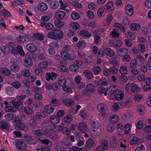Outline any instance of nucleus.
<instances>
[{"mask_svg": "<svg viewBox=\"0 0 151 151\" xmlns=\"http://www.w3.org/2000/svg\"><path fill=\"white\" fill-rule=\"evenodd\" d=\"M115 85L113 86L109 91V98L114 100H120L124 97V92L121 90L116 88Z\"/></svg>", "mask_w": 151, "mask_h": 151, "instance_id": "f257e3e1", "label": "nucleus"}, {"mask_svg": "<svg viewBox=\"0 0 151 151\" xmlns=\"http://www.w3.org/2000/svg\"><path fill=\"white\" fill-rule=\"evenodd\" d=\"M63 32L60 29H55L48 33V37L55 40H60L63 36Z\"/></svg>", "mask_w": 151, "mask_h": 151, "instance_id": "f03ea898", "label": "nucleus"}, {"mask_svg": "<svg viewBox=\"0 0 151 151\" xmlns=\"http://www.w3.org/2000/svg\"><path fill=\"white\" fill-rule=\"evenodd\" d=\"M61 57L65 60H73L76 58L75 55L72 53H69L65 51H63L60 53Z\"/></svg>", "mask_w": 151, "mask_h": 151, "instance_id": "7ed1b4c3", "label": "nucleus"}, {"mask_svg": "<svg viewBox=\"0 0 151 151\" xmlns=\"http://www.w3.org/2000/svg\"><path fill=\"white\" fill-rule=\"evenodd\" d=\"M108 144L107 141L104 140L101 143V146H97L94 151H105L108 148Z\"/></svg>", "mask_w": 151, "mask_h": 151, "instance_id": "20e7f679", "label": "nucleus"}, {"mask_svg": "<svg viewBox=\"0 0 151 151\" xmlns=\"http://www.w3.org/2000/svg\"><path fill=\"white\" fill-rule=\"evenodd\" d=\"M98 111L101 113H106L108 110V106L104 103H100L97 106Z\"/></svg>", "mask_w": 151, "mask_h": 151, "instance_id": "39448f33", "label": "nucleus"}, {"mask_svg": "<svg viewBox=\"0 0 151 151\" xmlns=\"http://www.w3.org/2000/svg\"><path fill=\"white\" fill-rule=\"evenodd\" d=\"M65 114H57L56 115L51 116L50 118V122L54 124H56L59 122L62 116H64Z\"/></svg>", "mask_w": 151, "mask_h": 151, "instance_id": "423d86ee", "label": "nucleus"}, {"mask_svg": "<svg viewBox=\"0 0 151 151\" xmlns=\"http://www.w3.org/2000/svg\"><path fill=\"white\" fill-rule=\"evenodd\" d=\"M58 76V75L57 74L53 72L51 73L48 72V82L50 81L52 82ZM51 87V85L48 84V89H50Z\"/></svg>", "mask_w": 151, "mask_h": 151, "instance_id": "0eeeda50", "label": "nucleus"}, {"mask_svg": "<svg viewBox=\"0 0 151 151\" xmlns=\"http://www.w3.org/2000/svg\"><path fill=\"white\" fill-rule=\"evenodd\" d=\"M79 35L83 38L86 39H89L91 36V33L85 29H82L80 31Z\"/></svg>", "mask_w": 151, "mask_h": 151, "instance_id": "6e6552de", "label": "nucleus"}, {"mask_svg": "<svg viewBox=\"0 0 151 151\" xmlns=\"http://www.w3.org/2000/svg\"><path fill=\"white\" fill-rule=\"evenodd\" d=\"M13 124L15 125L18 127L22 130H24L25 128L24 124L22 123L20 119L19 118H15Z\"/></svg>", "mask_w": 151, "mask_h": 151, "instance_id": "1a4fd4ad", "label": "nucleus"}, {"mask_svg": "<svg viewBox=\"0 0 151 151\" xmlns=\"http://www.w3.org/2000/svg\"><path fill=\"white\" fill-rule=\"evenodd\" d=\"M128 52V49L127 48H122L117 50V54L119 56H123L127 55Z\"/></svg>", "mask_w": 151, "mask_h": 151, "instance_id": "9d476101", "label": "nucleus"}, {"mask_svg": "<svg viewBox=\"0 0 151 151\" xmlns=\"http://www.w3.org/2000/svg\"><path fill=\"white\" fill-rule=\"evenodd\" d=\"M141 140L140 139L138 138L136 136L133 137L130 142V144L131 145H138L141 143Z\"/></svg>", "mask_w": 151, "mask_h": 151, "instance_id": "9b49d317", "label": "nucleus"}, {"mask_svg": "<svg viewBox=\"0 0 151 151\" xmlns=\"http://www.w3.org/2000/svg\"><path fill=\"white\" fill-rule=\"evenodd\" d=\"M120 58L117 55L114 56L110 61V63L114 66H116L118 65V62Z\"/></svg>", "mask_w": 151, "mask_h": 151, "instance_id": "f8f14e48", "label": "nucleus"}, {"mask_svg": "<svg viewBox=\"0 0 151 151\" xmlns=\"http://www.w3.org/2000/svg\"><path fill=\"white\" fill-rule=\"evenodd\" d=\"M10 103L12 104L13 106L17 109H19L22 104V102L21 101H17L16 99L11 100Z\"/></svg>", "mask_w": 151, "mask_h": 151, "instance_id": "ddd939ff", "label": "nucleus"}, {"mask_svg": "<svg viewBox=\"0 0 151 151\" xmlns=\"http://www.w3.org/2000/svg\"><path fill=\"white\" fill-rule=\"evenodd\" d=\"M100 35L101 34L98 33V31L95 32L94 33L93 37L94 43L96 45H98L100 42Z\"/></svg>", "mask_w": 151, "mask_h": 151, "instance_id": "4468645a", "label": "nucleus"}, {"mask_svg": "<svg viewBox=\"0 0 151 151\" xmlns=\"http://www.w3.org/2000/svg\"><path fill=\"white\" fill-rule=\"evenodd\" d=\"M119 120L118 116L115 115L110 116L109 118V121L111 123L115 124L118 122Z\"/></svg>", "mask_w": 151, "mask_h": 151, "instance_id": "2eb2a0df", "label": "nucleus"}, {"mask_svg": "<svg viewBox=\"0 0 151 151\" xmlns=\"http://www.w3.org/2000/svg\"><path fill=\"white\" fill-rule=\"evenodd\" d=\"M26 49L32 52H35L37 50V47L33 43L28 44L26 46Z\"/></svg>", "mask_w": 151, "mask_h": 151, "instance_id": "dca6fc26", "label": "nucleus"}, {"mask_svg": "<svg viewBox=\"0 0 151 151\" xmlns=\"http://www.w3.org/2000/svg\"><path fill=\"white\" fill-rule=\"evenodd\" d=\"M15 146L16 148L19 149H21L22 148L25 149L27 147L25 143L20 140H17L16 142Z\"/></svg>", "mask_w": 151, "mask_h": 151, "instance_id": "f3484780", "label": "nucleus"}, {"mask_svg": "<svg viewBox=\"0 0 151 151\" xmlns=\"http://www.w3.org/2000/svg\"><path fill=\"white\" fill-rule=\"evenodd\" d=\"M37 8L39 10L42 12L46 11L47 9V4L44 2H41L38 4Z\"/></svg>", "mask_w": 151, "mask_h": 151, "instance_id": "a211bd4d", "label": "nucleus"}, {"mask_svg": "<svg viewBox=\"0 0 151 151\" xmlns=\"http://www.w3.org/2000/svg\"><path fill=\"white\" fill-rule=\"evenodd\" d=\"M126 11L127 14L129 16L132 15L134 13L133 7L130 5H127L126 7Z\"/></svg>", "mask_w": 151, "mask_h": 151, "instance_id": "6ab92c4d", "label": "nucleus"}, {"mask_svg": "<svg viewBox=\"0 0 151 151\" xmlns=\"http://www.w3.org/2000/svg\"><path fill=\"white\" fill-rule=\"evenodd\" d=\"M25 65L27 67H30L33 65L32 61L30 58H27L24 60Z\"/></svg>", "mask_w": 151, "mask_h": 151, "instance_id": "aec40b11", "label": "nucleus"}, {"mask_svg": "<svg viewBox=\"0 0 151 151\" xmlns=\"http://www.w3.org/2000/svg\"><path fill=\"white\" fill-rule=\"evenodd\" d=\"M130 87L131 88V91L132 93L138 92L140 90V89L137 85L135 83L131 84L130 85Z\"/></svg>", "mask_w": 151, "mask_h": 151, "instance_id": "412c9836", "label": "nucleus"}, {"mask_svg": "<svg viewBox=\"0 0 151 151\" xmlns=\"http://www.w3.org/2000/svg\"><path fill=\"white\" fill-rule=\"evenodd\" d=\"M140 25L139 24L137 23H132L130 24V28L132 31H137L138 30L140 27Z\"/></svg>", "mask_w": 151, "mask_h": 151, "instance_id": "4be33fe9", "label": "nucleus"}, {"mask_svg": "<svg viewBox=\"0 0 151 151\" xmlns=\"http://www.w3.org/2000/svg\"><path fill=\"white\" fill-rule=\"evenodd\" d=\"M113 2L111 1H109L104 6V9L108 11H112L113 9Z\"/></svg>", "mask_w": 151, "mask_h": 151, "instance_id": "5701e85b", "label": "nucleus"}, {"mask_svg": "<svg viewBox=\"0 0 151 151\" xmlns=\"http://www.w3.org/2000/svg\"><path fill=\"white\" fill-rule=\"evenodd\" d=\"M63 104L65 105L70 106H73L74 104V101L73 100L67 99L63 100Z\"/></svg>", "mask_w": 151, "mask_h": 151, "instance_id": "b1692460", "label": "nucleus"}, {"mask_svg": "<svg viewBox=\"0 0 151 151\" xmlns=\"http://www.w3.org/2000/svg\"><path fill=\"white\" fill-rule=\"evenodd\" d=\"M114 25L115 27L119 28L123 32V34L126 33L125 27L121 24L119 23L118 22H115L114 24Z\"/></svg>", "mask_w": 151, "mask_h": 151, "instance_id": "393cba45", "label": "nucleus"}, {"mask_svg": "<svg viewBox=\"0 0 151 151\" xmlns=\"http://www.w3.org/2000/svg\"><path fill=\"white\" fill-rule=\"evenodd\" d=\"M94 144V142L93 140L90 139L87 140L85 146L86 148L90 149L93 146Z\"/></svg>", "mask_w": 151, "mask_h": 151, "instance_id": "a878e982", "label": "nucleus"}, {"mask_svg": "<svg viewBox=\"0 0 151 151\" xmlns=\"http://www.w3.org/2000/svg\"><path fill=\"white\" fill-rule=\"evenodd\" d=\"M66 15L65 12L63 11H60L57 12L55 15L56 17L58 18L59 19H63Z\"/></svg>", "mask_w": 151, "mask_h": 151, "instance_id": "bb28decb", "label": "nucleus"}, {"mask_svg": "<svg viewBox=\"0 0 151 151\" xmlns=\"http://www.w3.org/2000/svg\"><path fill=\"white\" fill-rule=\"evenodd\" d=\"M73 116L70 115H67L64 117L63 120L66 122L67 124H69L72 121Z\"/></svg>", "mask_w": 151, "mask_h": 151, "instance_id": "cd10ccee", "label": "nucleus"}, {"mask_svg": "<svg viewBox=\"0 0 151 151\" xmlns=\"http://www.w3.org/2000/svg\"><path fill=\"white\" fill-rule=\"evenodd\" d=\"M17 41L20 44H23L26 41V37L22 35L19 36L17 37Z\"/></svg>", "mask_w": 151, "mask_h": 151, "instance_id": "c85d7f7f", "label": "nucleus"}, {"mask_svg": "<svg viewBox=\"0 0 151 151\" xmlns=\"http://www.w3.org/2000/svg\"><path fill=\"white\" fill-rule=\"evenodd\" d=\"M0 72L6 76H9L11 75L10 71L6 68H1L0 69Z\"/></svg>", "mask_w": 151, "mask_h": 151, "instance_id": "c756f323", "label": "nucleus"}, {"mask_svg": "<svg viewBox=\"0 0 151 151\" xmlns=\"http://www.w3.org/2000/svg\"><path fill=\"white\" fill-rule=\"evenodd\" d=\"M79 129L81 132H85L87 129V126L85 123L82 122L79 124Z\"/></svg>", "mask_w": 151, "mask_h": 151, "instance_id": "7c9ffc66", "label": "nucleus"}, {"mask_svg": "<svg viewBox=\"0 0 151 151\" xmlns=\"http://www.w3.org/2000/svg\"><path fill=\"white\" fill-rule=\"evenodd\" d=\"M98 85L99 86H107V83L106 80L104 78H102L99 80L97 83Z\"/></svg>", "mask_w": 151, "mask_h": 151, "instance_id": "2f4dec72", "label": "nucleus"}, {"mask_svg": "<svg viewBox=\"0 0 151 151\" xmlns=\"http://www.w3.org/2000/svg\"><path fill=\"white\" fill-rule=\"evenodd\" d=\"M122 45V42L121 40H118L115 42L113 43L112 46L110 45L111 47H112L114 48L117 49L119 48Z\"/></svg>", "mask_w": 151, "mask_h": 151, "instance_id": "473e14b6", "label": "nucleus"}, {"mask_svg": "<svg viewBox=\"0 0 151 151\" xmlns=\"http://www.w3.org/2000/svg\"><path fill=\"white\" fill-rule=\"evenodd\" d=\"M58 83L60 86L62 88L67 85L66 79L63 78H60L58 81Z\"/></svg>", "mask_w": 151, "mask_h": 151, "instance_id": "72a5a7b5", "label": "nucleus"}, {"mask_svg": "<svg viewBox=\"0 0 151 151\" xmlns=\"http://www.w3.org/2000/svg\"><path fill=\"white\" fill-rule=\"evenodd\" d=\"M119 72L121 74L123 75H126L127 73V67L126 66H121L120 67L119 69Z\"/></svg>", "mask_w": 151, "mask_h": 151, "instance_id": "f704fd0d", "label": "nucleus"}, {"mask_svg": "<svg viewBox=\"0 0 151 151\" xmlns=\"http://www.w3.org/2000/svg\"><path fill=\"white\" fill-rule=\"evenodd\" d=\"M9 124L6 121H2L0 122V128L2 129H4L8 128Z\"/></svg>", "mask_w": 151, "mask_h": 151, "instance_id": "c9c22d12", "label": "nucleus"}, {"mask_svg": "<svg viewBox=\"0 0 151 151\" xmlns=\"http://www.w3.org/2000/svg\"><path fill=\"white\" fill-rule=\"evenodd\" d=\"M105 52L106 55L110 57L113 56L114 55V52L113 50L109 47L106 48Z\"/></svg>", "mask_w": 151, "mask_h": 151, "instance_id": "e433bc0d", "label": "nucleus"}, {"mask_svg": "<svg viewBox=\"0 0 151 151\" xmlns=\"http://www.w3.org/2000/svg\"><path fill=\"white\" fill-rule=\"evenodd\" d=\"M85 76L88 79H91L93 77V74L91 72L88 70H85L83 72Z\"/></svg>", "mask_w": 151, "mask_h": 151, "instance_id": "4c0bfd02", "label": "nucleus"}, {"mask_svg": "<svg viewBox=\"0 0 151 151\" xmlns=\"http://www.w3.org/2000/svg\"><path fill=\"white\" fill-rule=\"evenodd\" d=\"M94 86L92 84H89L86 86L85 90L86 91H90L93 92L94 91Z\"/></svg>", "mask_w": 151, "mask_h": 151, "instance_id": "58836bf2", "label": "nucleus"}, {"mask_svg": "<svg viewBox=\"0 0 151 151\" xmlns=\"http://www.w3.org/2000/svg\"><path fill=\"white\" fill-rule=\"evenodd\" d=\"M50 7L53 9H56L59 6V4L58 2L55 1H52L50 4Z\"/></svg>", "mask_w": 151, "mask_h": 151, "instance_id": "ea45409f", "label": "nucleus"}, {"mask_svg": "<svg viewBox=\"0 0 151 151\" xmlns=\"http://www.w3.org/2000/svg\"><path fill=\"white\" fill-rule=\"evenodd\" d=\"M10 68L11 71L16 73L19 71V67L16 64H13L11 66Z\"/></svg>", "mask_w": 151, "mask_h": 151, "instance_id": "a19ab883", "label": "nucleus"}, {"mask_svg": "<svg viewBox=\"0 0 151 151\" xmlns=\"http://www.w3.org/2000/svg\"><path fill=\"white\" fill-rule=\"evenodd\" d=\"M112 139L110 142V146L113 147L116 146L117 140L116 137L114 136L112 137Z\"/></svg>", "mask_w": 151, "mask_h": 151, "instance_id": "79ce46f5", "label": "nucleus"}, {"mask_svg": "<svg viewBox=\"0 0 151 151\" xmlns=\"http://www.w3.org/2000/svg\"><path fill=\"white\" fill-rule=\"evenodd\" d=\"M5 110L6 112L16 113L17 112L16 110L11 106L6 107Z\"/></svg>", "mask_w": 151, "mask_h": 151, "instance_id": "37998d69", "label": "nucleus"}, {"mask_svg": "<svg viewBox=\"0 0 151 151\" xmlns=\"http://www.w3.org/2000/svg\"><path fill=\"white\" fill-rule=\"evenodd\" d=\"M24 139L27 142H29L31 143H34V142H32L33 140V139L32 138V137L28 135H24Z\"/></svg>", "mask_w": 151, "mask_h": 151, "instance_id": "c03bdc74", "label": "nucleus"}, {"mask_svg": "<svg viewBox=\"0 0 151 151\" xmlns=\"http://www.w3.org/2000/svg\"><path fill=\"white\" fill-rule=\"evenodd\" d=\"M127 37L128 39L130 40H134L135 37L134 34L133 33L130 31H128L127 32Z\"/></svg>", "mask_w": 151, "mask_h": 151, "instance_id": "a18cd8bd", "label": "nucleus"}, {"mask_svg": "<svg viewBox=\"0 0 151 151\" xmlns=\"http://www.w3.org/2000/svg\"><path fill=\"white\" fill-rule=\"evenodd\" d=\"M6 93L9 95H12L14 93V90L13 88L11 87H8L6 89Z\"/></svg>", "mask_w": 151, "mask_h": 151, "instance_id": "49530a36", "label": "nucleus"}, {"mask_svg": "<svg viewBox=\"0 0 151 151\" xmlns=\"http://www.w3.org/2000/svg\"><path fill=\"white\" fill-rule=\"evenodd\" d=\"M71 18L74 20H78L80 18L79 15L75 12H72L71 14Z\"/></svg>", "mask_w": 151, "mask_h": 151, "instance_id": "de8ad7c7", "label": "nucleus"}, {"mask_svg": "<svg viewBox=\"0 0 151 151\" xmlns=\"http://www.w3.org/2000/svg\"><path fill=\"white\" fill-rule=\"evenodd\" d=\"M86 46V44L84 41H80L77 44V46L79 48L84 49Z\"/></svg>", "mask_w": 151, "mask_h": 151, "instance_id": "09e8293b", "label": "nucleus"}, {"mask_svg": "<svg viewBox=\"0 0 151 151\" xmlns=\"http://www.w3.org/2000/svg\"><path fill=\"white\" fill-rule=\"evenodd\" d=\"M131 128V125L129 124H127L124 127V130L125 134H127L128 133L130 132Z\"/></svg>", "mask_w": 151, "mask_h": 151, "instance_id": "8fccbe9b", "label": "nucleus"}, {"mask_svg": "<svg viewBox=\"0 0 151 151\" xmlns=\"http://www.w3.org/2000/svg\"><path fill=\"white\" fill-rule=\"evenodd\" d=\"M48 135L49 138L52 140H54L57 139L58 137V135L55 133H49L48 130Z\"/></svg>", "mask_w": 151, "mask_h": 151, "instance_id": "3c124183", "label": "nucleus"}, {"mask_svg": "<svg viewBox=\"0 0 151 151\" xmlns=\"http://www.w3.org/2000/svg\"><path fill=\"white\" fill-rule=\"evenodd\" d=\"M49 46L53 48L54 47H59L58 41L56 40L51 42L50 43Z\"/></svg>", "mask_w": 151, "mask_h": 151, "instance_id": "603ef678", "label": "nucleus"}, {"mask_svg": "<svg viewBox=\"0 0 151 151\" xmlns=\"http://www.w3.org/2000/svg\"><path fill=\"white\" fill-rule=\"evenodd\" d=\"M91 135L92 137H95L98 135L99 133L97 129H93L90 131Z\"/></svg>", "mask_w": 151, "mask_h": 151, "instance_id": "864d4df0", "label": "nucleus"}, {"mask_svg": "<svg viewBox=\"0 0 151 151\" xmlns=\"http://www.w3.org/2000/svg\"><path fill=\"white\" fill-rule=\"evenodd\" d=\"M78 66L75 64L71 65L69 67L70 70L73 72H76L78 70Z\"/></svg>", "mask_w": 151, "mask_h": 151, "instance_id": "5fc2aeb1", "label": "nucleus"}, {"mask_svg": "<svg viewBox=\"0 0 151 151\" xmlns=\"http://www.w3.org/2000/svg\"><path fill=\"white\" fill-rule=\"evenodd\" d=\"M29 124L32 128L35 127L37 124V121L36 119H31L29 121Z\"/></svg>", "mask_w": 151, "mask_h": 151, "instance_id": "6e6d98bb", "label": "nucleus"}, {"mask_svg": "<svg viewBox=\"0 0 151 151\" xmlns=\"http://www.w3.org/2000/svg\"><path fill=\"white\" fill-rule=\"evenodd\" d=\"M2 12L1 14L0 15H3L6 17H9L11 16L10 12L5 9H4L2 11Z\"/></svg>", "mask_w": 151, "mask_h": 151, "instance_id": "4d7b16f0", "label": "nucleus"}, {"mask_svg": "<svg viewBox=\"0 0 151 151\" xmlns=\"http://www.w3.org/2000/svg\"><path fill=\"white\" fill-rule=\"evenodd\" d=\"M17 51L20 55L22 56H24L25 55V53L22 49L21 46L18 45L17 47Z\"/></svg>", "mask_w": 151, "mask_h": 151, "instance_id": "13d9d810", "label": "nucleus"}, {"mask_svg": "<svg viewBox=\"0 0 151 151\" xmlns=\"http://www.w3.org/2000/svg\"><path fill=\"white\" fill-rule=\"evenodd\" d=\"M110 35L114 38H118L119 36V34L118 32L114 29L110 33Z\"/></svg>", "mask_w": 151, "mask_h": 151, "instance_id": "bf43d9fd", "label": "nucleus"}, {"mask_svg": "<svg viewBox=\"0 0 151 151\" xmlns=\"http://www.w3.org/2000/svg\"><path fill=\"white\" fill-rule=\"evenodd\" d=\"M143 126V122L139 120L136 124V129L138 130H140L142 128Z\"/></svg>", "mask_w": 151, "mask_h": 151, "instance_id": "052dcab7", "label": "nucleus"}, {"mask_svg": "<svg viewBox=\"0 0 151 151\" xmlns=\"http://www.w3.org/2000/svg\"><path fill=\"white\" fill-rule=\"evenodd\" d=\"M43 130H37L34 131L33 134L36 137L41 136L42 135Z\"/></svg>", "mask_w": 151, "mask_h": 151, "instance_id": "680f3d73", "label": "nucleus"}, {"mask_svg": "<svg viewBox=\"0 0 151 151\" xmlns=\"http://www.w3.org/2000/svg\"><path fill=\"white\" fill-rule=\"evenodd\" d=\"M132 114H123L122 116V118L125 121H128L132 116Z\"/></svg>", "mask_w": 151, "mask_h": 151, "instance_id": "e2e57ef3", "label": "nucleus"}, {"mask_svg": "<svg viewBox=\"0 0 151 151\" xmlns=\"http://www.w3.org/2000/svg\"><path fill=\"white\" fill-rule=\"evenodd\" d=\"M11 85L16 88L18 89L21 86V84L18 81H15L12 83Z\"/></svg>", "mask_w": 151, "mask_h": 151, "instance_id": "0e129e2a", "label": "nucleus"}, {"mask_svg": "<svg viewBox=\"0 0 151 151\" xmlns=\"http://www.w3.org/2000/svg\"><path fill=\"white\" fill-rule=\"evenodd\" d=\"M54 24L55 26L58 27H61L63 26L64 24L63 22H61L59 20L55 21Z\"/></svg>", "mask_w": 151, "mask_h": 151, "instance_id": "69168bd1", "label": "nucleus"}, {"mask_svg": "<svg viewBox=\"0 0 151 151\" xmlns=\"http://www.w3.org/2000/svg\"><path fill=\"white\" fill-rule=\"evenodd\" d=\"M22 109L23 110L25 113H32V110L30 108L22 107Z\"/></svg>", "mask_w": 151, "mask_h": 151, "instance_id": "338daca9", "label": "nucleus"}, {"mask_svg": "<svg viewBox=\"0 0 151 151\" xmlns=\"http://www.w3.org/2000/svg\"><path fill=\"white\" fill-rule=\"evenodd\" d=\"M144 132L146 133L149 134L151 132V126L150 125H147L144 128Z\"/></svg>", "mask_w": 151, "mask_h": 151, "instance_id": "774afa93", "label": "nucleus"}]
</instances>
